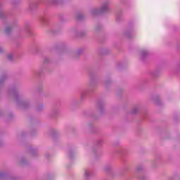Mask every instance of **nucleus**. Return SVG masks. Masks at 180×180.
<instances>
[{
	"mask_svg": "<svg viewBox=\"0 0 180 180\" xmlns=\"http://www.w3.org/2000/svg\"><path fill=\"white\" fill-rule=\"evenodd\" d=\"M8 58H9V59L12 58V56H11V55L8 56Z\"/></svg>",
	"mask_w": 180,
	"mask_h": 180,
	"instance_id": "nucleus-1",
	"label": "nucleus"
},
{
	"mask_svg": "<svg viewBox=\"0 0 180 180\" xmlns=\"http://www.w3.org/2000/svg\"><path fill=\"white\" fill-rule=\"evenodd\" d=\"M143 56L146 54V52H142Z\"/></svg>",
	"mask_w": 180,
	"mask_h": 180,
	"instance_id": "nucleus-2",
	"label": "nucleus"
},
{
	"mask_svg": "<svg viewBox=\"0 0 180 180\" xmlns=\"http://www.w3.org/2000/svg\"><path fill=\"white\" fill-rule=\"evenodd\" d=\"M6 32H9V30H8V29H6Z\"/></svg>",
	"mask_w": 180,
	"mask_h": 180,
	"instance_id": "nucleus-3",
	"label": "nucleus"
}]
</instances>
